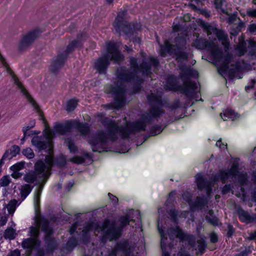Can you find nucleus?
Listing matches in <instances>:
<instances>
[{
    "label": "nucleus",
    "mask_w": 256,
    "mask_h": 256,
    "mask_svg": "<svg viewBox=\"0 0 256 256\" xmlns=\"http://www.w3.org/2000/svg\"><path fill=\"white\" fill-rule=\"evenodd\" d=\"M150 105L152 106L148 112L143 114L142 120L128 123L124 127L119 126L118 124L108 118H104L101 122L104 126L108 129V134L102 130L98 131L88 140V143L94 152H102L108 151V140L115 142L118 134L122 138H127L132 134L146 130L147 125L158 120L164 113L162 108L163 102L161 96L153 93L147 97Z\"/></svg>",
    "instance_id": "obj_1"
},
{
    "label": "nucleus",
    "mask_w": 256,
    "mask_h": 256,
    "mask_svg": "<svg viewBox=\"0 0 256 256\" xmlns=\"http://www.w3.org/2000/svg\"><path fill=\"white\" fill-rule=\"evenodd\" d=\"M142 60L140 64L138 58L130 57V69L125 66L118 68L116 72L115 86H111L108 92L112 94L114 102L105 106L108 109L118 110L122 108L126 104V84H133V93L138 92L141 88L142 78L140 76H148L151 74L152 67L157 68L159 66V61L157 58L150 57L147 59L146 54L142 52Z\"/></svg>",
    "instance_id": "obj_2"
},
{
    "label": "nucleus",
    "mask_w": 256,
    "mask_h": 256,
    "mask_svg": "<svg viewBox=\"0 0 256 256\" xmlns=\"http://www.w3.org/2000/svg\"><path fill=\"white\" fill-rule=\"evenodd\" d=\"M44 136L43 137L34 136L32 140L34 146L40 150H45L48 154L44 156V160H38L34 164V170L26 172L24 180L28 183L33 184L35 182L36 184L46 183L50 174V170L54 164L52 150V138L54 133L50 130H45Z\"/></svg>",
    "instance_id": "obj_3"
},
{
    "label": "nucleus",
    "mask_w": 256,
    "mask_h": 256,
    "mask_svg": "<svg viewBox=\"0 0 256 256\" xmlns=\"http://www.w3.org/2000/svg\"><path fill=\"white\" fill-rule=\"evenodd\" d=\"M196 44L202 49L206 48L210 52L212 58L215 64L220 66V68L224 71L228 70L229 78H234L236 73L239 72L242 68L240 61H236L232 66L234 68H228L229 64L233 62V56L232 54H224L218 46L212 42H208L205 39L200 38L196 42Z\"/></svg>",
    "instance_id": "obj_4"
},
{
    "label": "nucleus",
    "mask_w": 256,
    "mask_h": 256,
    "mask_svg": "<svg viewBox=\"0 0 256 256\" xmlns=\"http://www.w3.org/2000/svg\"><path fill=\"white\" fill-rule=\"evenodd\" d=\"M238 167L236 164H233L228 170H220L212 180H209L201 174H198L196 176V182L199 190H206V194L209 196L212 190L213 183L216 181H222L225 183L229 178L237 179L241 185L246 184L247 182V174L246 172H240Z\"/></svg>",
    "instance_id": "obj_5"
},
{
    "label": "nucleus",
    "mask_w": 256,
    "mask_h": 256,
    "mask_svg": "<svg viewBox=\"0 0 256 256\" xmlns=\"http://www.w3.org/2000/svg\"><path fill=\"white\" fill-rule=\"evenodd\" d=\"M183 81L182 86H178L176 80L173 76H170L167 80L166 86L170 90L176 91L180 90V92L186 96L189 100L194 98L198 100V96L196 92L197 89L196 83L190 80L191 77L198 76V72L190 68H185L182 69L180 74Z\"/></svg>",
    "instance_id": "obj_6"
},
{
    "label": "nucleus",
    "mask_w": 256,
    "mask_h": 256,
    "mask_svg": "<svg viewBox=\"0 0 256 256\" xmlns=\"http://www.w3.org/2000/svg\"><path fill=\"white\" fill-rule=\"evenodd\" d=\"M158 228L161 236L160 246L162 252V256H170L169 253L166 251L167 248L172 249L174 244L175 239L178 238L181 241L186 240L192 246L194 247L196 243L194 236L190 234L184 233L179 227L176 228H170L164 232L160 226V220L158 222Z\"/></svg>",
    "instance_id": "obj_7"
},
{
    "label": "nucleus",
    "mask_w": 256,
    "mask_h": 256,
    "mask_svg": "<svg viewBox=\"0 0 256 256\" xmlns=\"http://www.w3.org/2000/svg\"><path fill=\"white\" fill-rule=\"evenodd\" d=\"M106 54L94 62V68L100 74H104L110 64V60L118 63L124 60V56L118 50V43L109 42L106 43Z\"/></svg>",
    "instance_id": "obj_8"
},
{
    "label": "nucleus",
    "mask_w": 256,
    "mask_h": 256,
    "mask_svg": "<svg viewBox=\"0 0 256 256\" xmlns=\"http://www.w3.org/2000/svg\"><path fill=\"white\" fill-rule=\"evenodd\" d=\"M34 222L30 226H36L38 231H41L44 234V246L48 252L54 251L58 246V244L55 238L53 237L54 230L53 228L50 224V222L48 218L40 216H36L34 217Z\"/></svg>",
    "instance_id": "obj_9"
},
{
    "label": "nucleus",
    "mask_w": 256,
    "mask_h": 256,
    "mask_svg": "<svg viewBox=\"0 0 256 256\" xmlns=\"http://www.w3.org/2000/svg\"><path fill=\"white\" fill-rule=\"evenodd\" d=\"M186 35L182 36H178L176 38V50L174 48V45L171 44L168 40L164 42V46L160 45V54L162 57L166 56L167 54H175L177 59L186 60L188 57L186 52L187 46L186 41Z\"/></svg>",
    "instance_id": "obj_10"
},
{
    "label": "nucleus",
    "mask_w": 256,
    "mask_h": 256,
    "mask_svg": "<svg viewBox=\"0 0 256 256\" xmlns=\"http://www.w3.org/2000/svg\"><path fill=\"white\" fill-rule=\"evenodd\" d=\"M30 238H24L22 242V247L32 252L36 250V256H44V250L40 248L42 242L39 238L40 232L36 226H30L28 232Z\"/></svg>",
    "instance_id": "obj_11"
},
{
    "label": "nucleus",
    "mask_w": 256,
    "mask_h": 256,
    "mask_svg": "<svg viewBox=\"0 0 256 256\" xmlns=\"http://www.w3.org/2000/svg\"><path fill=\"white\" fill-rule=\"evenodd\" d=\"M86 38L87 34L84 33L78 36V40H74L70 42L68 46L66 51L62 54H58L56 59L54 60L50 66L51 71L56 74L62 67L68 54L74 51L76 48L81 46V40L86 39Z\"/></svg>",
    "instance_id": "obj_12"
},
{
    "label": "nucleus",
    "mask_w": 256,
    "mask_h": 256,
    "mask_svg": "<svg viewBox=\"0 0 256 256\" xmlns=\"http://www.w3.org/2000/svg\"><path fill=\"white\" fill-rule=\"evenodd\" d=\"M88 228H95L98 232L106 233L110 241L117 240L121 235L120 230L116 228L115 222H113L110 224V220L108 219L105 220L102 226H100L97 222V224H92L89 225Z\"/></svg>",
    "instance_id": "obj_13"
},
{
    "label": "nucleus",
    "mask_w": 256,
    "mask_h": 256,
    "mask_svg": "<svg viewBox=\"0 0 256 256\" xmlns=\"http://www.w3.org/2000/svg\"><path fill=\"white\" fill-rule=\"evenodd\" d=\"M202 26L205 29L208 38L210 40H216L217 38L220 41L222 42V44L226 52L230 46V44L228 39V36L222 30L217 29L216 28L208 24V23L204 22Z\"/></svg>",
    "instance_id": "obj_14"
},
{
    "label": "nucleus",
    "mask_w": 256,
    "mask_h": 256,
    "mask_svg": "<svg viewBox=\"0 0 256 256\" xmlns=\"http://www.w3.org/2000/svg\"><path fill=\"white\" fill-rule=\"evenodd\" d=\"M237 54L241 56L246 54V58L249 62L256 60V42L250 41L248 46L244 40H240L235 48Z\"/></svg>",
    "instance_id": "obj_15"
},
{
    "label": "nucleus",
    "mask_w": 256,
    "mask_h": 256,
    "mask_svg": "<svg viewBox=\"0 0 256 256\" xmlns=\"http://www.w3.org/2000/svg\"><path fill=\"white\" fill-rule=\"evenodd\" d=\"M126 13L119 12L115 19L114 26L116 32L120 34L123 32L126 36H130L133 34V29L130 25L124 20Z\"/></svg>",
    "instance_id": "obj_16"
},
{
    "label": "nucleus",
    "mask_w": 256,
    "mask_h": 256,
    "mask_svg": "<svg viewBox=\"0 0 256 256\" xmlns=\"http://www.w3.org/2000/svg\"><path fill=\"white\" fill-rule=\"evenodd\" d=\"M38 36V32L36 30L31 31L24 35L18 44L20 50H23L32 44Z\"/></svg>",
    "instance_id": "obj_17"
},
{
    "label": "nucleus",
    "mask_w": 256,
    "mask_h": 256,
    "mask_svg": "<svg viewBox=\"0 0 256 256\" xmlns=\"http://www.w3.org/2000/svg\"><path fill=\"white\" fill-rule=\"evenodd\" d=\"M12 78L15 84L20 90L21 92L25 96L27 100L32 104L36 110H38L39 108L36 102L25 89L22 84L18 80V78L14 74H12Z\"/></svg>",
    "instance_id": "obj_18"
},
{
    "label": "nucleus",
    "mask_w": 256,
    "mask_h": 256,
    "mask_svg": "<svg viewBox=\"0 0 256 256\" xmlns=\"http://www.w3.org/2000/svg\"><path fill=\"white\" fill-rule=\"evenodd\" d=\"M237 213L239 220L242 222L249 224L256 220V216L250 214L248 211H246L242 208L237 210Z\"/></svg>",
    "instance_id": "obj_19"
},
{
    "label": "nucleus",
    "mask_w": 256,
    "mask_h": 256,
    "mask_svg": "<svg viewBox=\"0 0 256 256\" xmlns=\"http://www.w3.org/2000/svg\"><path fill=\"white\" fill-rule=\"evenodd\" d=\"M73 127V121H68L64 124H57L54 127V131L58 134L64 135L70 132Z\"/></svg>",
    "instance_id": "obj_20"
},
{
    "label": "nucleus",
    "mask_w": 256,
    "mask_h": 256,
    "mask_svg": "<svg viewBox=\"0 0 256 256\" xmlns=\"http://www.w3.org/2000/svg\"><path fill=\"white\" fill-rule=\"evenodd\" d=\"M73 128L76 129L82 136L88 134L90 131V127L88 123H82L76 120H73Z\"/></svg>",
    "instance_id": "obj_21"
},
{
    "label": "nucleus",
    "mask_w": 256,
    "mask_h": 256,
    "mask_svg": "<svg viewBox=\"0 0 256 256\" xmlns=\"http://www.w3.org/2000/svg\"><path fill=\"white\" fill-rule=\"evenodd\" d=\"M92 224H97V222H91L87 224L84 228V230H82V240L83 242L85 244L88 243L90 242V234L89 232L91 231H94V232H98V231L96 230L95 228H89L88 226L89 225Z\"/></svg>",
    "instance_id": "obj_22"
},
{
    "label": "nucleus",
    "mask_w": 256,
    "mask_h": 256,
    "mask_svg": "<svg viewBox=\"0 0 256 256\" xmlns=\"http://www.w3.org/2000/svg\"><path fill=\"white\" fill-rule=\"evenodd\" d=\"M127 245L126 242L118 244L113 249L108 252V256H116L118 251L125 253Z\"/></svg>",
    "instance_id": "obj_23"
},
{
    "label": "nucleus",
    "mask_w": 256,
    "mask_h": 256,
    "mask_svg": "<svg viewBox=\"0 0 256 256\" xmlns=\"http://www.w3.org/2000/svg\"><path fill=\"white\" fill-rule=\"evenodd\" d=\"M207 204V202L204 196H198L195 200L192 201L190 206L191 208H202Z\"/></svg>",
    "instance_id": "obj_24"
},
{
    "label": "nucleus",
    "mask_w": 256,
    "mask_h": 256,
    "mask_svg": "<svg viewBox=\"0 0 256 256\" xmlns=\"http://www.w3.org/2000/svg\"><path fill=\"white\" fill-rule=\"evenodd\" d=\"M238 115V114L235 113V112L231 109H228L224 112L223 114H220L221 118L224 120H226L227 118L234 120V119L236 118Z\"/></svg>",
    "instance_id": "obj_25"
},
{
    "label": "nucleus",
    "mask_w": 256,
    "mask_h": 256,
    "mask_svg": "<svg viewBox=\"0 0 256 256\" xmlns=\"http://www.w3.org/2000/svg\"><path fill=\"white\" fill-rule=\"evenodd\" d=\"M16 235V230L12 228L9 227L5 230L3 236L6 240H12L15 238Z\"/></svg>",
    "instance_id": "obj_26"
},
{
    "label": "nucleus",
    "mask_w": 256,
    "mask_h": 256,
    "mask_svg": "<svg viewBox=\"0 0 256 256\" xmlns=\"http://www.w3.org/2000/svg\"><path fill=\"white\" fill-rule=\"evenodd\" d=\"M32 188L28 184H25L20 189V194L22 200H24L30 194Z\"/></svg>",
    "instance_id": "obj_27"
},
{
    "label": "nucleus",
    "mask_w": 256,
    "mask_h": 256,
    "mask_svg": "<svg viewBox=\"0 0 256 256\" xmlns=\"http://www.w3.org/2000/svg\"><path fill=\"white\" fill-rule=\"evenodd\" d=\"M206 220L214 226H218L219 220L217 217L213 215V211H209L208 214L206 216Z\"/></svg>",
    "instance_id": "obj_28"
},
{
    "label": "nucleus",
    "mask_w": 256,
    "mask_h": 256,
    "mask_svg": "<svg viewBox=\"0 0 256 256\" xmlns=\"http://www.w3.org/2000/svg\"><path fill=\"white\" fill-rule=\"evenodd\" d=\"M78 100L76 98H72L68 100L66 102V110L68 112L74 110L78 105Z\"/></svg>",
    "instance_id": "obj_29"
},
{
    "label": "nucleus",
    "mask_w": 256,
    "mask_h": 256,
    "mask_svg": "<svg viewBox=\"0 0 256 256\" xmlns=\"http://www.w3.org/2000/svg\"><path fill=\"white\" fill-rule=\"evenodd\" d=\"M198 248L200 254H202L204 252L206 244L202 236H200L199 238L197 240Z\"/></svg>",
    "instance_id": "obj_30"
},
{
    "label": "nucleus",
    "mask_w": 256,
    "mask_h": 256,
    "mask_svg": "<svg viewBox=\"0 0 256 256\" xmlns=\"http://www.w3.org/2000/svg\"><path fill=\"white\" fill-rule=\"evenodd\" d=\"M76 244L77 242L76 239L73 236H72L68 239L66 244V249L68 251L70 252L76 246Z\"/></svg>",
    "instance_id": "obj_31"
},
{
    "label": "nucleus",
    "mask_w": 256,
    "mask_h": 256,
    "mask_svg": "<svg viewBox=\"0 0 256 256\" xmlns=\"http://www.w3.org/2000/svg\"><path fill=\"white\" fill-rule=\"evenodd\" d=\"M18 206V201L16 200H10L7 206L8 211L9 214H13Z\"/></svg>",
    "instance_id": "obj_32"
},
{
    "label": "nucleus",
    "mask_w": 256,
    "mask_h": 256,
    "mask_svg": "<svg viewBox=\"0 0 256 256\" xmlns=\"http://www.w3.org/2000/svg\"><path fill=\"white\" fill-rule=\"evenodd\" d=\"M164 129L159 125H155L150 128V133L152 136H156L162 132Z\"/></svg>",
    "instance_id": "obj_33"
},
{
    "label": "nucleus",
    "mask_w": 256,
    "mask_h": 256,
    "mask_svg": "<svg viewBox=\"0 0 256 256\" xmlns=\"http://www.w3.org/2000/svg\"><path fill=\"white\" fill-rule=\"evenodd\" d=\"M65 143L68 146L70 152H74L77 150V148L74 144L73 142L70 138H67L65 140Z\"/></svg>",
    "instance_id": "obj_34"
},
{
    "label": "nucleus",
    "mask_w": 256,
    "mask_h": 256,
    "mask_svg": "<svg viewBox=\"0 0 256 256\" xmlns=\"http://www.w3.org/2000/svg\"><path fill=\"white\" fill-rule=\"evenodd\" d=\"M131 220H130L128 216H121L119 220L120 223V227L121 228H123L125 226L129 224Z\"/></svg>",
    "instance_id": "obj_35"
},
{
    "label": "nucleus",
    "mask_w": 256,
    "mask_h": 256,
    "mask_svg": "<svg viewBox=\"0 0 256 256\" xmlns=\"http://www.w3.org/2000/svg\"><path fill=\"white\" fill-rule=\"evenodd\" d=\"M25 164L24 162H20L16 163L10 166V169L12 171H18L24 168Z\"/></svg>",
    "instance_id": "obj_36"
},
{
    "label": "nucleus",
    "mask_w": 256,
    "mask_h": 256,
    "mask_svg": "<svg viewBox=\"0 0 256 256\" xmlns=\"http://www.w3.org/2000/svg\"><path fill=\"white\" fill-rule=\"evenodd\" d=\"M22 154L28 159L34 158V154L30 148H26L22 150Z\"/></svg>",
    "instance_id": "obj_37"
},
{
    "label": "nucleus",
    "mask_w": 256,
    "mask_h": 256,
    "mask_svg": "<svg viewBox=\"0 0 256 256\" xmlns=\"http://www.w3.org/2000/svg\"><path fill=\"white\" fill-rule=\"evenodd\" d=\"M10 182V178L8 176H3L0 180V186H6Z\"/></svg>",
    "instance_id": "obj_38"
},
{
    "label": "nucleus",
    "mask_w": 256,
    "mask_h": 256,
    "mask_svg": "<svg viewBox=\"0 0 256 256\" xmlns=\"http://www.w3.org/2000/svg\"><path fill=\"white\" fill-rule=\"evenodd\" d=\"M182 197L184 200L188 202L190 206L192 202V196L191 194L188 192H185L182 194Z\"/></svg>",
    "instance_id": "obj_39"
},
{
    "label": "nucleus",
    "mask_w": 256,
    "mask_h": 256,
    "mask_svg": "<svg viewBox=\"0 0 256 256\" xmlns=\"http://www.w3.org/2000/svg\"><path fill=\"white\" fill-rule=\"evenodd\" d=\"M70 161L76 164H81L84 162V158L81 156H74L70 158Z\"/></svg>",
    "instance_id": "obj_40"
},
{
    "label": "nucleus",
    "mask_w": 256,
    "mask_h": 256,
    "mask_svg": "<svg viewBox=\"0 0 256 256\" xmlns=\"http://www.w3.org/2000/svg\"><path fill=\"white\" fill-rule=\"evenodd\" d=\"M20 149L18 146L14 145L12 146V150L10 152H9V155L12 154V156L8 158L9 159H11L12 157L15 156L16 154H19Z\"/></svg>",
    "instance_id": "obj_41"
},
{
    "label": "nucleus",
    "mask_w": 256,
    "mask_h": 256,
    "mask_svg": "<svg viewBox=\"0 0 256 256\" xmlns=\"http://www.w3.org/2000/svg\"><path fill=\"white\" fill-rule=\"evenodd\" d=\"M9 156V152L8 150H6L4 154H3L2 158L0 160V174L2 172V166L4 164V160L8 158Z\"/></svg>",
    "instance_id": "obj_42"
},
{
    "label": "nucleus",
    "mask_w": 256,
    "mask_h": 256,
    "mask_svg": "<svg viewBox=\"0 0 256 256\" xmlns=\"http://www.w3.org/2000/svg\"><path fill=\"white\" fill-rule=\"evenodd\" d=\"M168 214L170 216L171 219L172 220L175 222L176 220L177 216L178 214V211L174 209H171L168 212Z\"/></svg>",
    "instance_id": "obj_43"
},
{
    "label": "nucleus",
    "mask_w": 256,
    "mask_h": 256,
    "mask_svg": "<svg viewBox=\"0 0 256 256\" xmlns=\"http://www.w3.org/2000/svg\"><path fill=\"white\" fill-rule=\"evenodd\" d=\"M108 196L110 200L113 203V204L114 206H116V205H118V198L116 196L113 195L111 193H110V192L108 194Z\"/></svg>",
    "instance_id": "obj_44"
},
{
    "label": "nucleus",
    "mask_w": 256,
    "mask_h": 256,
    "mask_svg": "<svg viewBox=\"0 0 256 256\" xmlns=\"http://www.w3.org/2000/svg\"><path fill=\"white\" fill-rule=\"evenodd\" d=\"M8 215L2 216L0 217V226H5L8 222Z\"/></svg>",
    "instance_id": "obj_45"
},
{
    "label": "nucleus",
    "mask_w": 256,
    "mask_h": 256,
    "mask_svg": "<svg viewBox=\"0 0 256 256\" xmlns=\"http://www.w3.org/2000/svg\"><path fill=\"white\" fill-rule=\"evenodd\" d=\"M216 146L218 147L220 150H224L227 148V144H224L222 139L220 138L216 142Z\"/></svg>",
    "instance_id": "obj_46"
},
{
    "label": "nucleus",
    "mask_w": 256,
    "mask_h": 256,
    "mask_svg": "<svg viewBox=\"0 0 256 256\" xmlns=\"http://www.w3.org/2000/svg\"><path fill=\"white\" fill-rule=\"evenodd\" d=\"M31 122H32V126H26L22 128V132L24 133V137L26 136V132L31 128H33L35 125V121L34 120H31Z\"/></svg>",
    "instance_id": "obj_47"
},
{
    "label": "nucleus",
    "mask_w": 256,
    "mask_h": 256,
    "mask_svg": "<svg viewBox=\"0 0 256 256\" xmlns=\"http://www.w3.org/2000/svg\"><path fill=\"white\" fill-rule=\"evenodd\" d=\"M251 252V250L249 248H246L240 252L236 254L235 256H248Z\"/></svg>",
    "instance_id": "obj_48"
},
{
    "label": "nucleus",
    "mask_w": 256,
    "mask_h": 256,
    "mask_svg": "<svg viewBox=\"0 0 256 256\" xmlns=\"http://www.w3.org/2000/svg\"><path fill=\"white\" fill-rule=\"evenodd\" d=\"M7 256H20V250L18 249H16L14 250H12L8 254Z\"/></svg>",
    "instance_id": "obj_49"
},
{
    "label": "nucleus",
    "mask_w": 256,
    "mask_h": 256,
    "mask_svg": "<svg viewBox=\"0 0 256 256\" xmlns=\"http://www.w3.org/2000/svg\"><path fill=\"white\" fill-rule=\"evenodd\" d=\"M78 226V222H76L74 223L70 226V228L69 232L70 234H73L74 232L76 230Z\"/></svg>",
    "instance_id": "obj_50"
},
{
    "label": "nucleus",
    "mask_w": 256,
    "mask_h": 256,
    "mask_svg": "<svg viewBox=\"0 0 256 256\" xmlns=\"http://www.w3.org/2000/svg\"><path fill=\"white\" fill-rule=\"evenodd\" d=\"M231 190V188L230 185H225L222 189V194H226L228 193Z\"/></svg>",
    "instance_id": "obj_51"
},
{
    "label": "nucleus",
    "mask_w": 256,
    "mask_h": 256,
    "mask_svg": "<svg viewBox=\"0 0 256 256\" xmlns=\"http://www.w3.org/2000/svg\"><path fill=\"white\" fill-rule=\"evenodd\" d=\"M224 1V0H215L214 4L216 8L222 9Z\"/></svg>",
    "instance_id": "obj_52"
},
{
    "label": "nucleus",
    "mask_w": 256,
    "mask_h": 256,
    "mask_svg": "<svg viewBox=\"0 0 256 256\" xmlns=\"http://www.w3.org/2000/svg\"><path fill=\"white\" fill-rule=\"evenodd\" d=\"M43 186H41L40 188V190L38 192L36 196H35V204H37L39 203L40 198V194L41 193L42 189V188Z\"/></svg>",
    "instance_id": "obj_53"
},
{
    "label": "nucleus",
    "mask_w": 256,
    "mask_h": 256,
    "mask_svg": "<svg viewBox=\"0 0 256 256\" xmlns=\"http://www.w3.org/2000/svg\"><path fill=\"white\" fill-rule=\"evenodd\" d=\"M210 240L212 243L216 242L218 240L217 235L214 232L212 233L210 235Z\"/></svg>",
    "instance_id": "obj_54"
},
{
    "label": "nucleus",
    "mask_w": 256,
    "mask_h": 256,
    "mask_svg": "<svg viewBox=\"0 0 256 256\" xmlns=\"http://www.w3.org/2000/svg\"><path fill=\"white\" fill-rule=\"evenodd\" d=\"M57 162L58 165L61 166H64L66 164V160L62 156H60L58 158Z\"/></svg>",
    "instance_id": "obj_55"
},
{
    "label": "nucleus",
    "mask_w": 256,
    "mask_h": 256,
    "mask_svg": "<svg viewBox=\"0 0 256 256\" xmlns=\"http://www.w3.org/2000/svg\"><path fill=\"white\" fill-rule=\"evenodd\" d=\"M256 80L255 79H252L251 80H250V84L246 86L245 87V89L247 91L248 90L252 88H253L254 86V84H256Z\"/></svg>",
    "instance_id": "obj_56"
},
{
    "label": "nucleus",
    "mask_w": 256,
    "mask_h": 256,
    "mask_svg": "<svg viewBox=\"0 0 256 256\" xmlns=\"http://www.w3.org/2000/svg\"><path fill=\"white\" fill-rule=\"evenodd\" d=\"M247 14L252 17H256V9L248 10L246 12Z\"/></svg>",
    "instance_id": "obj_57"
},
{
    "label": "nucleus",
    "mask_w": 256,
    "mask_h": 256,
    "mask_svg": "<svg viewBox=\"0 0 256 256\" xmlns=\"http://www.w3.org/2000/svg\"><path fill=\"white\" fill-rule=\"evenodd\" d=\"M12 176L14 178H18L22 176V174L18 172V171H12Z\"/></svg>",
    "instance_id": "obj_58"
},
{
    "label": "nucleus",
    "mask_w": 256,
    "mask_h": 256,
    "mask_svg": "<svg viewBox=\"0 0 256 256\" xmlns=\"http://www.w3.org/2000/svg\"><path fill=\"white\" fill-rule=\"evenodd\" d=\"M234 229L232 226L229 225L228 226V235L229 237L231 236L234 232Z\"/></svg>",
    "instance_id": "obj_59"
},
{
    "label": "nucleus",
    "mask_w": 256,
    "mask_h": 256,
    "mask_svg": "<svg viewBox=\"0 0 256 256\" xmlns=\"http://www.w3.org/2000/svg\"><path fill=\"white\" fill-rule=\"evenodd\" d=\"M108 240V236H106V233H103V236L100 238V240L103 244H104Z\"/></svg>",
    "instance_id": "obj_60"
},
{
    "label": "nucleus",
    "mask_w": 256,
    "mask_h": 256,
    "mask_svg": "<svg viewBox=\"0 0 256 256\" xmlns=\"http://www.w3.org/2000/svg\"><path fill=\"white\" fill-rule=\"evenodd\" d=\"M180 106V100H178L172 106V109H176Z\"/></svg>",
    "instance_id": "obj_61"
},
{
    "label": "nucleus",
    "mask_w": 256,
    "mask_h": 256,
    "mask_svg": "<svg viewBox=\"0 0 256 256\" xmlns=\"http://www.w3.org/2000/svg\"><path fill=\"white\" fill-rule=\"evenodd\" d=\"M249 240H254L256 239V230L254 232L250 233L248 238Z\"/></svg>",
    "instance_id": "obj_62"
},
{
    "label": "nucleus",
    "mask_w": 256,
    "mask_h": 256,
    "mask_svg": "<svg viewBox=\"0 0 256 256\" xmlns=\"http://www.w3.org/2000/svg\"><path fill=\"white\" fill-rule=\"evenodd\" d=\"M236 20V16L234 15L230 16L228 18V22L230 24H232Z\"/></svg>",
    "instance_id": "obj_63"
},
{
    "label": "nucleus",
    "mask_w": 256,
    "mask_h": 256,
    "mask_svg": "<svg viewBox=\"0 0 256 256\" xmlns=\"http://www.w3.org/2000/svg\"><path fill=\"white\" fill-rule=\"evenodd\" d=\"M249 30L250 32H254L256 30V24H252L249 26Z\"/></svg>",
    "instance_id": "obj_64"
}]
</instances>
